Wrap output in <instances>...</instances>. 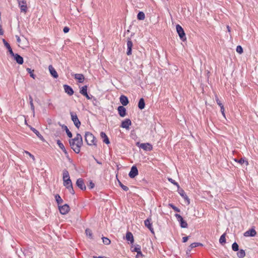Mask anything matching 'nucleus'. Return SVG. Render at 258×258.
Here are the masks:
<instances>
[{
	"label": "nucleus",
	"mask_w": 258,
	"mask_h": 258,
	"mask_svg": "<svg viewBox=\"0 0 258 258\" xmlns=\"http://www.w3.org/2000/svg\"><path fill=\"white\" fill-rule=\"evenodd\" d=\"M69 143L72 149L77 154L80 152V149L83 145V139L80 134H77L73 139L70 140Z\"/></svg>",
	"instance_id": "nucleus-1"
},
{
	"label": "nucleus",
	"mask_w": 258,
	"mask_h": 258,
	"mask_svg": "<svg viewBox=\"0 0 258 258\" xmlns=\"http://www.w3.org/2000/svg\"><path fill=\"white\" fill-rule=\"evenodd\" d=\"M85 140L89 146H96L97 140L94 135L89 132L85 133Z\"/></svg>",
	"instance_id": "nucleus-2"
},
{
	"label": "nucleus",
	"mask_w": 258,
	"mask_h": 258,
	"mask_svg": "<svg viewBox=\"0 0 258 258\" xmlns=\"http://www.w3.org/2000/svg\"><path fill=\"white\" fill-rule=\"evenodd\" d=\"M176 31L180 37V38L182 40L184 41L186 40V38L185 36V34L183 28L180 26L179 24H177L176 26Z\"/></svg>",
	"instance_id": "nucleus-3"
},
{
	"label": "nucleus",
	"mask_w": 258,
	"mask_h": 258,
	"mask_svg": "<svg viewBox=\"0 0 258 258\" xmlns=\"http://www.w3.org/2000/svg\"><path fill=\"white\" fill-rule=\"evenodd\" d=\"M70 114L71 119L74 122V124L77 128H79L81 125V122L79 121L76 113L74 112H71Z\"/></svg>",
	"instance_id": "nucleus-4"
},
{
	"label": "nucleus",
	"mask_w": 258,
	"mask_h": 258,
	"mask_svg": "<svg viewBox=\"0 0 258 258\" xmlns=\"http://www.w3.org/2000/svg\"><path fill=\"white\" fill-rule=\"evenodd\" d=\"M175 216L176 218L177 221L179 222L181 228L187 227V223L179 214H175Z\"/></svg>",
	"instance_id": "nucleus-5"
},
{
	"label": "nucleus",
	"mask_w": 258,
	"mask_h": 258,
	"mask_svg": "<svg viewBox=\"0 0 258 258\" xmlns=\"http://www.w3.org/2000/svg\"><path fill=\"white\" fill-rule=\"evenodd\" d=\"M19 7L22 12L26 13L27 11V3L25 0H17Z\"/></svg>",
	"instance_id": "nucleus-6"
},
{
	"label": "nucleus",
	"mask_w": 258,
	"mask_h": 258,
	"mask_svg": "<svg viewBox=\"0 0 258 258\" xmlns=\"http://www.w3.org/2000/svg\"><path fill=\"white\" fill-rule=\"evenodd\" d=\"M58 208L60 213L63 215L67 214L70 211V207L67 204H64L61 206L59 205Z\"/></svg>",
	"instance_id": "nucleus-7"
},
{
	"label": "nucleus",
	"mask_w": 258,
	"mask_h": 258,
	"mask_svg": "<svg viewBox=\"0 0 258 258\" xmlns=\"http://www.w3.org/2000/svg\"><path fill=\"white\" fill-rule=\"evenodd\" d=\"M127 52L126 54L127 55H130L132 54V47L133 46V42L131 39V38H128L127 41Z\"/></svg>",
	"instance_id": "nucleus-8"
},
{
	"label": "nucleus",
	"mask_w": 258,
	"mask_h": 258,
	"mask_svg": "<svg viewBox=\"0 0 258 258\" xmlns=\"http://www.w3.org/2000/svg\"><path fill=\"white\" fill-rule=\"evenodd\" d=\"M138 174V170L136 166H133L132 167L131 171L128 174L129 176L133 178Z\"/></svg>",
	"instance_id": "nucleus-9"
},
{
	"label": "nucleus",
	"mask_w": 258,
	"mask_h": 258,
	"mask_svg": "<svg viewBox=\"0 0 258 258\" xmlns=\"http://www.w3.org/2000/svg\"><path fill=\"white\" fill-rule=\"evenodd\" d=\"M145 225L146 227H147L152 233H154V229L152 227V223L151 222V218H148L144 221Z\"/></svg>",
	"instance_id": "nucleus-10"
},
{
	"label": "nucleus",
	"mask_w": 258,
	"mask_h": 258,
	"mask_svg": "<svg viewBox=\"0 0 258 258\" xmlns=\"http://www.w3.org/2000/svg\"><path fill=\"white\" fill-rule=\"evenodd\" d=\"M76 184L78 187L82 190H85L86 188L84 180L82 178H79L76 182Z\"/></svg>",
	"instance_id": "nucleus-11"
},
{
	"label": "nucleus",
	"mask_w": 258,
	"mask_h": 258,
	"mask_svg": "<svg viewBox=\"0 0 258 258\" xmlns=\"http://www.w3.org/2000/svg\"><path fill=\"white\" fill-rule=\"evenodd\" d=\"M139 147L145 151H151L152 150V146L149 143H142Z\"/></svg>",
	"instance_id": "nucleus-12"
},
{
	"label": "nucleus",
	"mask_w": 258,
	"mask_h": 258,
	"mask_svg": "<svg viewBox=\"0 0 258 258\" xmlns=\"http://www.w3.org/2000/svg\"><path fill=\"white\" fill-rule=\"evenodd\" d=\"M256 234V232L254 228H251L246 231L244 233V236L246 237L251 236L253 237Z\"/></svg>",
	"instance_id": "nucleus-13"
},
{
	"label": "nucleus",
	"mask_w": 258,
	"mask_h": 258,
	"mask_svg": "<svg viewBox=\"0 0 258 258\" xmlns=\"http://www.w3.org/2000/svg\"><path fill=\"white\" fill-rule=\"evenodd\" d=\"M63 88L65 92L69 96H72L74 94V91L70 86L68 85H64Z\"/></svg>",
	"instance_id": "nucleus-14"
},
{
	"label": "nucleus",
	"mask_w": 258,
	"mask_h": 258,
	"mask_svg": "<svg viewBox=\"0 0 258 258\" xmlns=\"http://www.w3.org/2000/svg\"><path fill=\"white\" fill-rule=\"evenodd\" d=\"M131 123L132 122L130 119H126L121 122V127L127 129Z\"/></svg>",
	"instance_id": "nucleus-15"
},
{
	"label": "nucleus",
	"mask_w": 258,
	"mask_h": 258,
	"mask_svg": "<svg viewBox=\"0 0 258 258\" xmlns=\"http://www.w3.org/2000/svg\"><path fill=\"white\" fill-rule=\"evenodd\" d=\"M117 110L121 117H124L126 115V109L122 106L118 107Z\"/></svg>",
	"instance_id": "nucleus-16"
},
{
	"label": "nucleus",
	"mask_w": 258,
	"mask_h": 258,
	"mask_svg": "<svg viewBox=\"0 0 258 258\" xmlns=\"http://www.w3.org/2000/svg\"><path fill=\"white\" fill-rule=\"evenodd\" d=\"M48 69L51 76L54 78H57L58 76L54 68L51 65H50Z\"/></svg>",
	"instance_id": "nucleus-17"
},
{
	"label": "nucleus",
	"mask_w": 258,
	"mask_h": 258,
	"mask_svg": "<svg viewBox=\"0 0 258 258\" xmlns=\"http://www.w3.org/2000/svg\"><path fill=\"white\" fill-rule=\"evenodd\" d=\"M12 56L14 57L15 60L17 61V62L18 63H19L20 64H23L24 60H23V58L21 56H20L19 54H17V53L16 54L14 53V55H12Z\"/></svg>",
	"instance_id": "nucleus-18"
},
{
	"label": "nucleus",
	"mask_w": 258,
	"mask_h": 258,
	"mask_svg": "<svg viewBox=\"0 0 258 258\" xmlns=\"http://www.w3.org/2000/svg\"><path fill=\"white\" fill-rule=\"evenodd\" d=\"M132 248L133 251H135L137 253V256H143V254H142L140 246H139V245H137L135 247H132Z\"/></svg>",
	"instance_id": "nucleus-19"
},
{
	"label": "nucleus",
	"mask_w": 258,
	"mask_h": 258,
	"mask_svg": "<svg viewBox=\"0 0 258 258\" xmlns=\"http://www.w3.org/2000/svg\"><path fill=\"white\" fill-rule=\"evenodd\" d=\"M120 102L123 106H126L128 103V100L127 97L121 95L119 98Z\"/></svg>",
	"instance_id": "nucleus-20"
},
{
	"label": "nucleus",
	"mask_w": 258,
	"mask_h": 258,
	"mask_svg": "<svg viewBox=\"0 0 258 258\" xmlns=\"http://www.w3.org/2000/svg\"><path fill=\"white\" fill-rule=\"evenodd\" d=\"M75 79L77 80L79 83H83L85 80L84 76L81 74H76L74 75Z\"/></svg>",
	"instance_id": "nucleus-21"
},
{
	"label": "nucleus",
	"mask_w": 258,
	"mask_h": 258,
	"mask_svg": "<svg viewBox=\"0 0 258 258\" xmlns=\"http://www.w3.org/2000/svg\"><path fill=\"white\" fill-rule=\"evenodd\" d=\"M100 137L103 139V141L106 144H109L110 143V141L109 139L106 134L103 132L100 133Z\"/></svg>",
	"instance_id": "nucleus-22"
},
{
	"label": "nucleus",
	"mask_w": 258,
	"mask_h": 258,
	"mask_svg": "<svg viewBox=\"0 0 258 258\" xmlns=\"http://www.w3.org/2000/svg\"><path fill=\"white\" fill-rule=\"evenodd\" d=\"M3 42L5 46L8 49L9 52L11 54V55H14V53L13 52L12 49L8 42H7L5 39H3Z\"/></svg>",
	"instance_id": "nucleus-23"
},
{
	"label": "nucleus",
	"mask_w": 258,
	"mask_h": 258,
	"mask_svg": "<svg viewBox=\"0 0 258 258\" xmlns=\"http://www.w3.org/2000/svg\"><path fill=\"white\" fill-rule=\"evenodd\" d=\"M179 193L180 195L187 202V204L188 205L190 203L189 199L187 196V195L185 194L183 190L181 189Z\"/></svg>",
	"instance_id": "nucleus-24"
},
{
	"label": "nucleus",
	"mask_w": 258,
	"mask_h": 258,
	"mask_svg": "<svg viewBox=\"0 0 258 258\" xmlns=\"http://www.w3.org/2000/svg\"><path fill=\"white\" fill-rule=\"evenodd\" d=\"M126 239L130 241L131 243L134 242V236L133 234L130 232H127L126 234Z\"/></svg>",
	"instance_id": "nucleus-25"
},
{
	"label": "nucleus",
	"mask_w": 258,
	"mask_h": 258,
	"mask_svg": "<svg viewBox=\"0 0 258 258\" xmlns=\"http://www.w3.org/2000/svg\"><path fill=\"white\" fill-rule=\"evenodd\" d=\"M145 103L144 99L143 98H141L139 101L138 103V107L140 109H143L145 108Z\"/></svg>",
	"instance_id": "nucleus-26"
},
{
	"label": "nucleus",
	"mask_w": 258,
	"mask_h": 258,
	"mask_svg": "<svg viewBox=\"0 0 258 258\" xmlns=\"http://www.w3.org/2000/svg\"><path fill=\"white\" fill-rule=\"evenodd\" d=\"M63 180V185L67 188L73 186L72 181L71 179H66Z\"/></svg>",
	"instance_id": "nucleus-27"
},
{
	"label": "nucleus",
	"mask_w": 258,
	"mask_h": 258,
	"mask_svg": "<svg viewBox=\"0 0 258 258\" xmlns=\"http://www.w3.org/2000/svg\"><path fill=\"white\" fill-rule=\"evenodd\" d=\"M30 130L34 133H35L36 136L40 139H43V137L42 136V135L39 133V132L36 130L35 128L32 127V126H30Z\"/></svg>",
	"instance_id": "nucleus-28"
},
{
	"label": "nucleus",
	"mask_w": 258,
	"mask_h": 258,
	"mask_svg": "<svg viewBox=\"0 0 258 258\" xmlns=\"http://www.w3.org/2000/svg\"><path fill=\"white\" fill-rule=\"evenodd\" d=\"M202 245H203V244L201 243H200V242H194V243H191L190 245L188 250L189 251H190L192 248H195V247H197V246H202Z\"/></svg>",
	"instance_id": "nucleus-29"
},
{
	"label": "nucleus",
	"mask_w": 258,
	"mask_h": 258,
	"mask_svg": "<svg viewBox=\"0 0 258 258\" xmlns=\"http://www.w3.org/2000/svg\"><path fill=\"white\" fill-rule=\"evenodd\" d=\"M55 199L58 206L63 203V200L59 195H56L55 196Z\"/></svg>",
	"instance_id": "nucleus-30"
},
{
	"label": "nucleus",
	"mask_w": 258,
	"mask_h": 258,
	"mask_svg": "<svg viewBox=\"0 0 258 258\" xmlns=\"http://www.w3.org/2000/svg\"><path fill=\"white\" fill-rule=\"evenodd\" d=\"M70 179L69 172L67 170H63V180Z\"/></svg>",
	"instance_id": "nucleus-31"
},
{
	"label": "nucleus",
	"mask_w": 258,
	"mask_h": 258,
	"mask_svg": "<svg viewBox=\"0 0 258 258\" xmlns=\"http://www.w3.org/2000/svg\"><path fill=\"white\" fill-rule=\"evenodd\" d=\"M237 256L239 258H243L245 256V251L243 249H240L237 253Z\"/></svg>",
	"instance_id": "nucleus-32"
},
{
	"label": "nucleus",
	"mask_w": 258,
	"mask_h": 258,
	"mask_svg": "<svg viewBox=\"0 0 258 258\" xmlns=\"http://www.w3.org/2000/svg\"><path fill=\"white\" fill-rule=\"evenodd\" d=\"M137 18L139 20H143L145 18V14L143 12H140L137 15Z\"/></svg>",
	"instance_id": "nucleus-33"
},
{
	"label": "nucleus",
	"mask_w": 258,
	"mask_h": 258,
	"mask_svg": "<svg viewBox=\"0 0 258 258\" xmlns=\"http://www.w3.org/2000/svg\"><path fill=\"white\" fill-rule=\"evenodd\" d=\"M225 236H226V234L224 233L223 234H222L221 236V237L220 238L219 242L222 245H223L224 244H225L226 243Z\"/></svg>",
	"instance_id": "nucleus-34"
},
{
	"label": "nucleus",
	"mask_w": 258,
	"mask_h": 258,
	"mask_svg": "<svg viewBox=\"0 0 258 258\" xmlns=\"http://www.w3.org/2000/svg\"><path fill=\"white\" fill-rule=\"evenodd\" d=\"M62 127L64 129V130L66 131V132L68 135V136L69 137V138H72V133L69 131V130L68 129V127L65 125H63L62 126Z\"/></svg>",
	"instance_id": "nucleus-35"
},
{
	"label": "nucleus",
	"mask_w": 258,
	"mask_h": 258,
	"mask_svg": "<svg viewBox=\"0 0 258 258\" xmlns=\"http://www.w3.org/2000/svg\"><path fill=\"white\" fill-rule=\"evenodd\" d=\"M87 86H84L82 87V88L80 90V92L82 95H86V93H87Z\"/></svg>",
	"instance_id": "nucleus-36"
},
{
	"label": "nucleus",
	"mask_w": 258,
	"mask_h": 258,
	"mask_svg": "<svg viewBox=\"0 0 258 258\" xmlns=\"http://www.w3.org/2000/svg\"><path fill=\"white\" fill-rule=\"evenodd\" d=\"M85 233L86 234V235L88 236L89 238H90V239L93 238L92 233L91 229L89 228L86 229L85 230Z\"/></svg>",
	"instance_id": "nucleus-37"
},
{
	"label": "nucleus",
	"mask_w": 258,
	"mask_h": 258,
	"mask_svg": "<svg viewBox=\"0 0 258 258\" xmlns=\"http://www.w3.org/2000/svg\"><path fill=\"white\" fill-rule=\"evenodd\" d=\"M232 249L234 251H237L239 250V246L236 242H234L232 245Z\"/></svg>",
	"instance_id": "nucleus-38"
},
{
	"label": "nucleus",
	"mask_w": 258,
	"mask_h": 258,
	"mask_svg": "<svg viewBox=\"0 0 258 258\" xmlns=\"http://www.w3.org/2000/svg\"><path fill=\"white\" fill-rule=\"evenodd\" d=\"M27 71L30 74V76L31 77H32L33 79H35V75H34V74H33L34 70H32L30 68H27Z\"/></svg>",
	"instance_id": "nucleus-39"
},
{
	"label": "nucleus",
	"mask_w": 258,
	"mask_h": 258,
	"mask_svg": "<svg viewBox=\"0 0 258 258\" xmlns=\"http://www.w3.org/2000/svg\"><path fill=\"white\" fill-rule=\"evenodd\" d=\"M235 161L236 162H238L239 163H240V164H243L244 163H245L246 165H248V162L246 160H245L243 158H241L239 160H238V159H235Z\"/></svg>",
	"instance_id": "nucleus-40"
},
{
	"label": "nucleus",
	"mask_w": 258,
	"mask_h": 258,
	"mask_svg": "<svg viewBox=\"0 0 258 258\" xmlns=\"http://www.w3.org/2000/svg\"><path fill=\"white\" fill-rule=\"evenodd\" d=\"M103 242L106 245H108L110 243V240L107 237H103L102 238Z\"/></svg>",
	"instance_id": "nucleus-41"
},
{
	"label": "nucleus",
	"mask_w": 258,
	"mask_h": 258,
	"mask_svg": "<svg viewBox=\"0 0 258 258\" xmlns=\"http://www.w3.org/2000/svg\"><path fill=\"white\" fill-rule=\"evenodd\" d=\"M169 206L174 211L176 212H180V210L177 207H175L172 204H169Z\"/></svg>",
	"instance_id": "nucleus-42"
},
{
	"label": "nucleus",
	"mask_w": 258,
	"mask_h": 258,
	"mask_svg": "<svg viewBox=\"0 0 258 258\" xmlns=\"http://www.w3.org/2000/svg\"><path fill=\"white\" fill-rule=\"evenodd\" d=\"M119 184L120 186L122 188V189L124 191H127L128 190V187L124 185H123L120 181L118 180Z\"/></svg>",
	"instance_id": "nucleus-43"
},
{
	"label": "nucleus",
	"mask_w": 258,
	"mask_h": 258,
	"mask_svg": "<svg viewBox=\"0 0 258 258\" xmlns=\"http://www.w3.org/2000/svg\"><path fill=\"white\" fill-rule=\"evenodd\" d=\"M236 51L238 53L241 54L243 52V48H242V47L241 46H240V45L237 46V47H236Z\"/></svg>",
	"instance_id": "nucleus-44"
},
{
	"label": "nucleus",
	"mask_w": 258,
	"mask_h": 258,
	"mask_svg": "<svg viewBox=\"0 0 258 258\" xmlns=\"http://www.w3.org/2000/svg\"><path fill=\"white\" fill-rule=\"evenodd\" d=\"M57 144L58 146V147L62 150V149H64V145H63V144L60 142V140H58L57 141Z\"/></svg>",
	"instance_id": "nucleus-45"
},
{
	"label": "nucleus",
	"mask_w": 258,
	"mask_h": 258,
	"mask_svg": "<svg viewBox=\"0 0 258 258\" xmlns=\"http://www.w3.org/2000/svg\"><path fill=\"white\" fill-rule=\"evenodd\" d=\"M168 180L173 184L176 185L178 187H179V184L174 180L172 179L171 178H168Z\"/></svg>",
	"instance_id": "nucleus-46"
},
{
	"label": "nucleus",
	"mask_w": 258,
	"mask_h": 258,
	"mask_svg": "<svg viewBox=\"0 0 258 258\" xmlns=\"http://www.w3.org/2000/svg\"><path fill=\"white\" fill-rule=\"evenodd\" d=\"M25 153L26 154L28 155L29 156V157H30L33 159V161H34V160H35V157H34V156L32 154H31L30 152H29L28 151H25Z\"/></svg>",
	"instance_id": "nucleus-47"
},
{
	"label": "nucleus",
	"mask_w": 258,
	"mask_h": 258,
	"mask_svg": "<svg viewBox=\"0 0 258 258\" xmlns=\"http://www.w3.org/2000/svg\"><path fill=\"white\" fill-rule=\"evenodd\" d=\"M67 189L69 190V191L71 194H72L73 195L75 194V191L73 189V186L68 188Z\"/></svg>",
	"instance_id": "nucleus-48"
},
{
	"label": "nucleus",
	"mask_w": 258,
	"mask_h": 258,
	"mask_svg": "<svg viewBox=\"0 0 258 258\" xmlns=\"http://www.w3.org/2000/svg\"><path fill=\"white\" fill-rule=\"evenodd\" d=\"M94 183L92 181H90L89 184H88L89 188L92 189L94 187Z\"/></svg>",
	"instance_id": "nucleus-49"
},
{
	"label": "nucleus",
	"mask_w": 258,
	"mask_h": 258,
	"mask_svg": "<svg viewBox=\"0 0 258 258\" xmlns=\"http://www.w3.org/2000/svg\"><path fill=\"white\" fill-rule=\"evenodd\" d=\"M216 102H217V103L218 104V105L220 106V107H221V106H223V105H222V103L221 102V101L219 100V99H218V97H216Z\"/></svg>",
	"instance_id": "nucleus-50"
},
{
	"label": "nucleus",
	"mask_w": 258,
	"mask_h": 258,
	"mask_svg": "<svg viewBox=\"0 0 258 258\" xmlns=\"http://www.w3.org/2000/svg\"><path fill=\"white\" fill-rule=\"evenodd\" d=\"M30 106H31V109L33 111V112L34 113V105L33 104V102H30Z\"/></svg>",
	"instance_id": "nucleus-51"
},
{
	"label": "nucleus",
	"mask_w": 258,
	"mask_h": 258,
	"mask_svg": "<svg viewBox=\"0 0 258 258\" xmlns=\"http://www.w3.org/2000/svg\"><path fill=\"white\" fill-rule=\"evenodd\" d=\"M220 108H221V113H222V115H223V116L224 117H225V113H224V106L220 107Z\"/></svg>",
	"instance_id": "nucleus-52"
},
{
	"label": "nucleus",
	"mask_w": 258,
	"mask_h": 258,
	"mask_svg": "<svg viewBox=\"0 0 258 258\" xmlns=\"http://www.w3.org/2000/svg\"><path fill=\"white\" fill-rule=\"evenodd\" d=\"M70 30V28L68 27H64L63 29V31L64 33H68Z\"/></svg>",
	"instance_id": "nucleus-53"
},
{
	"label": "nucleus",
	"mask_w": 258,
	"mask_h": 258,
	"mask_svg": "<svg viewBox=\"0 0 258 258\" xmlns=\"http://www.w3.org/2000/svg\"><path fill=\"white\" fill-rule=\"evenodd\" d=\"M188 237H189V236L183 237L182 238V242L184 243L186 242L187 241V240L188 239Z\"/></svg>",
	"instance_id": "nucleus-54"
},
{
	"label": "nucleus",
	"mask_w": 258,
	"mask_h": 258,
	"mask_svg": "<svg viewBox=\"0 0 258 258\" xmlns=\"http://www.w3.org/2000/svg\"><path fill=\"white\" fill-rule=\"evenodd\" d=\"M16 37L17 38V41L18 42V43H20V41H21V39H20V38L19 36L16 35Z\"/></svg>",
	"instance_id": "nucleus-55"
},
{
	"label": "nucleus",
	"mask_w": 258,
	"mask_h": 258,
	"mask_svg": "<svg viewBox=\"0 0 258 258\" xmlns=\"http://www.w3.org/2000/svg\"><path fill=\"white\" fill-rule=\"evenodd\" d=\"M84 96H85L88 99H90L91 98V97H90L87 93H86V95H84Z\"/></svg>",
	"instance_id": "nucleus-56"
},
{
	"label": "nucleus",
	"mask_w": 258,
	"mask_h": 258,
	"mask_svg": "<svg viewBox=\"0 0 258 258\" xmlns=\"http://www.w3.org/2000/svg\"><path fill=\"white\" fill-rule=\"evenodd\" d=\"M29 99L30 102H33V99H32V97L31 96H30V95L29 96Z\"/></svg>",
	"instance_id": "nucleus-57"
},
{
	"label": "nucleus",
	"mask_w": 258,
	"mask_h": 258,
	"mask_svg": "<svg viewBox=\"0 0 258 258\" xmlns=\"http://www.w3.org/2000/svg\"><path fill=\"white\" fill-rule=\"evenodd\" d=\"M62 151L66 154H67L68 153H67V150H66L65 149V147H64V149H62Z\"/></svg>",
	"instance_id": "nucleus-58"
},
{
	"label": "nucleus",
	"mask_w": 258,
	"mask_h": 258,
	"mask_svg": "<svg viewBox=\"0 0 258 258\" xmlns=\"http://www.w3.org/2000/svg\"><path fill=\"white\" fill-rule=\"evenodd\" d=\"M227 29L228 31L229 32H230V27H229V25H227Z\"/></svg>",
	"instance_id": "nucleus-59"
},
{
	"label": "nucleus",
	"mask_w": 258,
	"mask_h": 258,
	"mask_svg": "<svg viewBox=\"0 0 258 258\" xmlns=\"http://www.w3.org/2000/svg\"><path fill=\"white\" fill-rule=\"evenodd\" d=\"M93 258H103L102 256H93Z\"/></svg>",
	"instance_id": "nucleus-60"
},
{
	"label": "nucleus",
	"mask_w": 258,
	"mask_h": 258,
	"mask_svg": "<svg viewBox=\"0 0 258 258\" xmlns=\"http://www.w3.org/2000/svg\"><path fill=\"white\" fill-rule=\"evenodd\" d=\"M96 161H97V163H98V164H101V162H99V161H97V160H96Z\"/></svg>",
	"instance_id": "nucleus-61"
}]
</instances>
